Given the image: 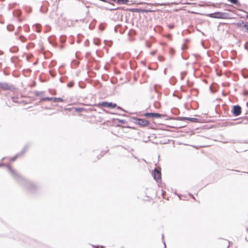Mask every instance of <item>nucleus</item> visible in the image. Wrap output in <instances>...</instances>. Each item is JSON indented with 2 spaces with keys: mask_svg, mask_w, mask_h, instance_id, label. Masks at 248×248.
Instances as JSON below:
<instances>
[{
  "mask_svg": "<svg viewBox=\"0 0 248 248\" xmlns=\"http://www.w3.org/2000/svg\"><path fill=\"white\" fill-rule=\"evenodd\" d=\"M97 106L99 107H104L110 108H114L117 107V104L116 103L108 102H100Z\"/></svg>",
  "mask_w": 248,
  "mask_h": 248,
  "instance_id": "1",
  "label": "nucleus"
},
{
  "mask_svg": "<svg viewBox=\"0 0 248 248\" xmlns=\"http://www.w3.org/2000/svg\"><path fill=\"white\" fill-rule=\"evenodd\" d=\"M135 124L141 127H145L149 125V122L145 119L136 118Z\"/></svg>",
  "mask_w": 248,
  "mask_h": 248,
  "instance_id": "2",
  "label": "nucleus"
},
{
  "mask_svg": "<svg viewBox=\"0 0 248 248\" xmlns=\"http://www.w3.org/2000/svg\"><path fill=\"white\" fill-rule=\"evenodd\" d=\"M226 16V14L221 12H216L212 13L209 15L211 17L216 18H224Z\"/></svg>",
  "mask_w": 248,
  "mask_h": 248,
  "instance_id": "3",
  "label": "nucleus"
},
{
  "mask_svg": "<svg viewBox=\"0 0 248 248\" xmlns=\"http://www.w3.org/2000/svg\"><path fill=\"white\" fill-rule=\"evenodd\" d=\"M153 176L156 181L160 180L161 178V173L160 170L157 169H155L153 173Z\"/></svg>",
  "mask_w": 248,
  "mask_h": 248,
  "instance_id": "4",
  "label": "nucleus"
},
{
  "mask_svg": "<svg viewBox=\"0 0 248 248\" xmlns=\"http://www.w3.org/2000/svg\"><path fill=\"white\" fill-rule=\"evenodd\" d=\"M232 113L234 116H238L241 113V108L238 106L236 105L233 106L232 109Z\"/></svg>",
  "mask_w": 248,
  "mask_h": 248,
  "instance_id": "5",
  "label": "nucleus"
},
{
  "mask_svg": "<svg viewBox=\"0 0 248 248\" xmlns=\"http://www.w3.org/2000/svg\"><path fill=\"white\" fill-rule=\"evenodd\" d=\"M144 116L146 117H151L155 118H160L162 117V115L158 113H146Z\"/></svg>",
  "mask_w": 248,
  "mask_h": 248,
  "instance_id": "6",
  "label": "nucleus"
},
{
  "mask_svg": "<svg viewBox=\"0 0 248 248\" xmlns=\"http://www.w3.org/2000/svg\"><path fill=\"white\" fill-rule=\"evenodd\" d=\"M245 23L243 21L239 22L236 23H234L233 25L236 27L240 28L241 30H243L244 25Z\"/></svg>",
  "mask_w": 248,
  "mask_h": 248,
  "instance_id": "7",
  "label": "nucleus"
},
{
  "mask_svg": "<svg viewBox=\"0 0 248 248\" xmlns=\"http://www.w3.org/2000/svg\"><path fill=\"white\" fill-rule=\"evenodd\" d=\"M182 120H189L192 122H196L197 121V118H189V117H184L183 118Z\"/></svg>",
  "mask_w": 248,
  "mask_h": 248,
  "instance_id": "8",
  "label": "nucleus"
},
{
  "mask_svg": "<svg viewBox=\"0 0 248 248\" xmlns=\"http://www.w3.org/2000/svg\"><path fill=\"white\" fill-rule=\"evenodd\" d=\"M52 101L53 102H62L63 100L61 98L52 97Z\"/></svg>",
  "mask_w": 248,
  "mask_h": 248,
  "instance_id": "9",
  "label": "nucleus"
},
{
  "mask_svg": "<svg viewBox=\"0 0 248 248\" xmlns=\"http://www.w3.org/2000/svg\"><path fill=\"white\" fill-rule=\"evenodd\" d=\"M128 2V0H117V3L118 4H125Z\"/></svg>",
  "mask_w": 248,
  "mask_h": 248,
  "instance_id": "10",
  "label": "nucleus"
},
{
  "mask_svg": "<svg viewBox=\"0 0 248 248\" xmlns=\"http://www.w3.org/2000/svg\"><path fill=\"white\" fill-rule=\"evenodd\" d=\"M245 31L248 32V23H245L244 25L243 30Z\"/></svg>",
  "mask_w": 248,
  "mask_h": 248,
  "instance_id": "11",
  "label": "nucleus"
},
{
  "mask_svg": "<svg viewBox=\"0 0 248 248\" xmlns=\"http://www.w3.org/2000/svg\"><path fill=\"white\" fill-rule=\"evenodd\" d=\"M74 109L76 111L78 112H82L84 110L83 108H75Z\"/></svg>",
  "mask_w": 248,
  "mask_h": 248,
  "instance_id": "12",
  "label": "nucleus"
},
{
  "mask_svg": "<svg viewBox=\"0 0 248 248\" xmlns=\"http://www.w3.org/2000/svg\"><path fill=\"white\" fill-rule=\"evenodd\" d=\"M168 27L170 29H172L175 27V25L173 24L168 25Z\"/></svg>",
  "mask_w": 248,
  "mask_h": 248,
  "instance_id": "13",
  "label": "nucleus"
},
{
  "mask_svg": "<svg viewBox=\"0 0 248 248\" xmlns=\"http://www.w3.org/2000/svg\"><path fill=\"white\" fill-rule=\"evenodd\" d=\"M233 4H237L238 3L237 0H228Z\"/></svg>",
  "mask_w": 248,
  "mask_h": 248,
  "instance_id": "14",
  "label": "nucleus"
},
{
  "mask_svg": "<svg viewBox=\"0 0 248 248\" xmlns=\"http://www.w3.org/2000/svg\"><path fill=\"white\" fill-rule=\"evenodd\" d=\"M52 97H46L43 99V100L52 101Z\"/></svg>",
  "mask_w": 248,
  "mask_h": 248,
  "instance_id": "15",
  "label": "nucleus"
},
{
  "mask_svg": "<svg viewBox=\"0 0 248 248\" xmlns=\"http://www.w3.org/2000/svg\"><path fill=\"white\" fill-rule=\"evenodd\" d=\"M118 122L121 124H125V122L123 120H118Z\"/></svg>",
  "mask_w": 248,
  "mask_h": 248,
  "instance_id": "16",
  "label": "nucleus"
},
{
  "mask_svg": "<svg viewBox=\"0 0 248 248\" xmlns=\"http://www.w3.org/2000/svg\"><path fill=\"white\" fill-rule=\"evenodd\" d=\"M95 248H105L104 246H93Z\"/></svg>",
  "mask_w": 248,
  "mask_h": 248,
  "instance_id": "17",
  "label": "nucleus"
},
{
  "mask_svg": "<svg viewBox=\"0 0 248 248\" xmlns=\"http://www.w3.org/2000/svg\"><path fill=\"white\" fill-rule=\"evenodd\" d=\"M73 85V83H69L68 84H67V86L69 87H72Z\"/></svg>",
  "mask_w": 248,
  "mask_h": 248,
  "instance_id": "18",
  "label": "nucleus"
},
{
  "mask_svg": "<svg viewBox=\"0 0 248 248\" xmlns=\"http://www.w3.org/2000/svg\"><path fill=\"white\" fill-rule=\"evenodd\" d=\"M156 52V50H154V51H153L151 52V54L152 55H154Z\"/></svg>",
  "mask_w": 248,
  "mask_h": 248,
  "instance_id": "19",
  "label": "nucleus"
},
{
  "mask_svg": "<svg viewBox=\"0 0 248 248\" xmlns=\"http://www.w3.org/2000/svg\"><path fill=\"white\" fill-rule=\"evenodd\" d=\"M147 10H144V12H147ZM149 12H151L152 11H149Z\"/></svg>",
  "mask_w": 248,
  "mask_h": 248,
  "instance_id": "20",
  "label": "nucleus"
},
{
  "mask_svg": "<svg viewBox=\"0 0 248 248\" xmlns=\"http://www.w3.org/2000/svg\"><path fill=\"white\" fill-rule=\"evenodd\" d=\"M247 18L248 19V15L247 16Z\"/></svg>",
  "mask_w": 248,
  "mask_h": 248,
  "instance_id": "21",
  "label": "nucleus"
}]
</instances>
